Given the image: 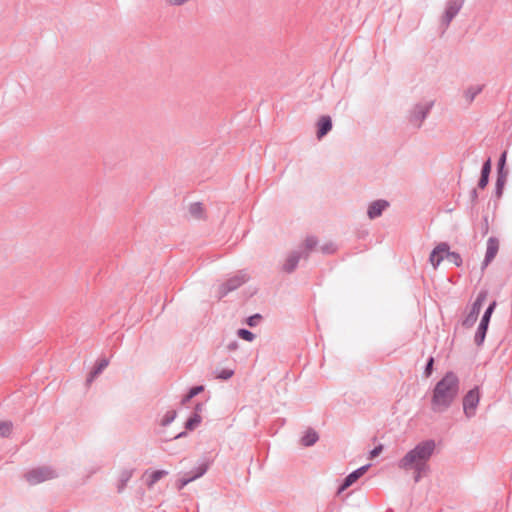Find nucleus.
<instances>
[{"label":"nucleus","mask_w":512,"mask_h":512,"mask_svg":"<svg viewBox=\"0 0 512 512\" xmlns=\"http://www.w3.org/2000/svg\"><path fill=\"white\" fill-rule=\"evenodd\" d=\"M133 473H134V469H124L121 471L119 480H118V484H117V491L119 493L124 491V489L127 486V483L132 478Z\"/></svg>","instance_id":"obj_17"},{"label":"nucleus","mask_w":512,"mask_h":512,"mask_svg":"<svg viewBox=\"0 0 512 512\" xmlns=\"http://www.w3.org/2000/svg\"><path fill=\"white\" fill-rule=\"evenodd\" d=\"M411 469H413L415 472H419L420 474H422L424 476L427 473V471L429 470V466L427 463H422V465L416 464V465L411 466Z\"/></svg>","instance_id":"obj_33"},{"label":"nucleus","mask_w":512,"mask_h":512,"mask_svg":"<svg viewBox=\"0 0 512 512\" xmlns=\"http://www.w3.org/2000/svg\"><path fill=\"white\" fill-rule=\"evenodd\" d=\"M506 155H507V153H506V151H504V152L501 154V156H500V158H499V160H498V167H497V172H498V174H501V173L506 172V171L504 170V167H505V164H506Z\"/></svg>","instance_id":"obj_32"},{"label":"nucleus","mask_w":512,"mask_h":512,"mask_svg":"<svg viewBox=\"0 0 512 512\" xmlns=\"http://www.w3.org/2000/svg\"><path fill=\"white\" fill-rule=\"evenodd\" d=\"M186 434H187V433H186L185 431H183V432H180L179 434H177L174 438H175V439H177V438H181V437L186 436Z\"/></svg>","instance_id":"obj_48"},{"label":"nucleus","mask_w":512,"mask_h":512,"mask_svg":"<svg viewBox=\"0 0 512 512\" xmlns=\"http://www.w3.org/2000/svg\"><path fill=\"white\" fill-rule=\"evenodd\" d=\"M488 182H489L488 176L480 175V179L478 181V187L480 189H484L488 185Z\"/></svg>","instance_id":"obj_38"},{"label":"nucleus","mask_w":512,"mask_h":512,"mask_svg":"<svg viewBox=\"0 0 512 512\" xmlns=\"http://www.w3.org/2000/svg\"><path fill=\"white\" fill-rule=\"evenodd\" d=\"M189 212L193 217H195L197 219L202 218V216H203L202 204L200 202L192 203L189 207Z\"/></svg>","instance_id":"obj_24"},{"label":"nucleus","mask_w":512,"mask_h":512,"mask_svg":"<svg viewBox=\"0 0 512 512\" xmlns=\"http://www.w3.org/2000/svg\"><path fill=\"white\" fill-rule=\"evenodd\" d=\"M261 319H262V316L260 314L256 313V314L248 317L247 320H246V323L250 327H255V326H257L259 324Z\"/></svg>","instance_id":"obj_31"},{"label":"nucleus","mask_w":512,"mask_h":512,"mask_svg":"<svg viewBox=\"0 0 512 512\" xmlns=\"http://www.w3.org/2000/svg\"><path fill=\"white\" fill-rule=\"evenodd\" d=\"M319 439L318 433L309 428L301 438V444L305 447L313 446Z\"/></svg>","instance_id":"obj_18"},{"label":"nucleus","mask_w":512,"mask_h":512,"mask_svg":"<svg viewBox=\"0 0 512 512\" xmlns=\"http://www.w3.org/2000/svg\"><path fill=\"white\" fill-rule=\"evenodd\" d=\"M447 250H449V245L446 242H442L430 253L429 261L435 269L440 265L444 258H446L445 252H447Z\"/></svg>","instance_id":"obj_13"},{"label":"nucleus","mask_w":512,"mask_h":512,"mask_svg":"<svg viewBox=\"0 0 512 512\" xmlns=\"http://www.w3.org/2000/svg\"><path fill=\"white\" fill-rule=\"evenodd\" d=\"M202 421V417L197 412H194L185 422L186 430H194Z\"/></svg>","instance_id":"obj_22"},{"label":"nucleus","mask_w":512,"mask_h":512,"mask_svg":"<svg viewBox=\"0 0 512 512\" xmlns=\"http://www.w3.org/2000/svg\"><path fill=\"white\" fill-rule=\"evenodd\" d=\"M24 477L29 484L37 485L44 481L56 478L57 473L51 467L41 466L29 470L25 473Z\"/></svg>","instance_id":"obj_4"},{"label":"nucleus","mask_w":512,"mask_h":512,"mask_svg":"<svg viewBox=\"0 0 512 512\" xmlns=\"http://www.w3.org/2000/svg\"><path fill=\"white\" fill-rule=\"evenodd\" d=\"M12 431V423L9 421L0 422V436L8 437Z\"/></svg>","instance_id":"obj_27"},{"label":"nucleus","mask_w":512,"mask_h":512,"mask_svg":"<svg viewBox=\"0 0 512 512\" xmlns=\"http://www.w3.org/2000/svg\"><path fill=\"white\" fill-rule=\"evenodd\" d=\"M97 376H98V375H94V371L92 370V371L89 373V375H88V377H87V379H86V383H87L88 385H89V384H91Z\"/></svg>","instance_id":"obj_42"},{"label":"nucleus","mask_w":512,"mask_h":512,"mask_svg":"<svg viewBox=\"0 0 512 512\" xmlns=\"http://www.w3.org/2000/svg\"><path fill=\"white\" fill-rule=\"evenodd\" d=\"M423 477L422 474H420L419 472H415L414 471V481L417 483L421 480V478Z\"/></svg>","instance_id":"obj_47"},{"label":"nucleus","mask_w":512,"mask_h":512,"mask_svg":"<svg viewBox=\"0 0 512 512\" xmlns=\"http://www.w3.org/2000/svg\"><path fill=\"white\" fill-rule=\"evenodd\" d=\"M445 257L449 262L455 264L457 267H460L463 263L462 257L458 252L447 250V252H445Z\"/></svg>","instance_id":"obj_23"},{"label":"nucleus","mask_w":512,"mask_h":512,"mask_svg":"<svg viewBox=\"0 0 512 512\" xmlns=\"http://www.w3.org/2000/svg\"><path fill=\"white\" fill-rule=\"evenodd\" d=\"M489 231V224H488V218L487 216H485L483 218V223H482V234L483 235H486Z\"/></svg>","instance_id":"obj_40"},{"label":"nucleus","mask_w":512,"mask_h":512,"mask_svg":"<svg viewBox=\"0 0 512 512\" xmlns=\"http://www.w3.org/2000/svg\"><path fill=\"white\" fill-rule=\"evenodd\" d=\"M496 301H492L487 309L485 310L481 321L479 323V326L477 328V331L475 333L474 342L477 346H481L485 340L486 333L488 330L489 322L492 316V313L494 312L496 308Z\"/></svg>","instance_id":"obj_7"},{"label":"nucleus","mask_w":512,"mask_h":512,"mask_svg":"<svg viewBox=\"0 0 512 512\" xmlns=\"http://www.w3.org/2000/svg\"><path fill=\"white\" fill-rule=\"evenodd\" d=\"M176 416V410L167 411L161 420V425L164 427L170 425L175 420Z\"/></svg>","instance_id":"obj_25"},{"label":"nucleus","mask_w":512,"mask_h":512,"mask_svg":"<svg viewBox=\"0 0 512 512\" xmlns=\"http://www.w3.org/2000/svg\"><path fill=\"white\" fill-rule=\"evenodd\" d=\"M238 346H239L238 342H237L236 340H233V341H231V342L227 345V349H228L229 351H234V350L238 349Z\"/></svg>","instance_id":"obj_41"},{"label":"nucleus","mask_w":512,"mask_h":512,"mask_svg":"<svg viewBox=\"0 0 512 512\" xmlns=\"http://www.w3.org/2000/svg\"><path fill=\"white\" fill-rule=\"evenodd\" d=\"M460 391V379L452 371H448L435 384L432 390L431 409L435 413L447 411L455 402Z\"/></svg>","instance_id":"obj_1"},{"label":"nucleus","mask_w":512,"mask_h":512,"mask_svg":"<svg viewBox=\"0 0 512 512\" xmlns=\"http://www.w3.org/2000/svg\"><path fill=\"white\" fill-rule=\"evenodd\" d=\"M434 369V357L430 356L427 359L426 365L424 367V375L425 377H430Z\"/></svg>","instance_id":"obj_29"},{"label":"nucleus","mask_w":512,"mask_h":512,"mask_svg":"<svg viewBox=\"0 0 512 512\" xmlns=\"http://www.w3.org/2000/svg\"><path fill=\"white\" fill-rule=\"evenodd\" d=\"M190 0H164L167 5L170 6H182L188 3Z\"/></svg>","instance_id":"obj_37"},{"label":"nucleus","mask_w":512,"mask_h":512,"mask_svg":"<svg viewBox=\"0 0 512 512\" xmlns=\"http://www.w3.org/2000/svg\"><path fill=\"white\" fill-rule=\"evenodd\" d=\"M203 390H204V386H202V385L193 386L192 388L189 389L188 394L190 395V397L194 398L195 396L200 394Z\"/></svg>","instance_id":"obj_36"},{"label":"nucleus","mask_w":512,"mask_h":512,"mask_svg":"<svg viewBox=\"0 0 512 512\" xmlns=\"http://www.w3.org/2000/svg\"><path fill=\"white\" fill-rule=\"evenodd\" d=\"M382 448H383L382 445L374 447L370 451V458H374V457L378 456L380 454V452L382 451Z\"/></svg>","instance_id":"obj_39"},{"label":"nucleus","mask_w":512,"mask_h":512,"mask_svg":"<svg viewBox=\"0 0 512 512\" xmlns=\"http://www.w3.org/2000/svg\"><path fill=\"white\" fill-rule=\"evenodd\" d=\"M97 376H98V375H94V371L92 370V371L89 373V375H88V377H87V379H86V383H87L88 385H89V384H91Z\"/></svg>","instance_id":"obj_43"},{"label":"nucleus","mask_w":512,"mask_h":512,"mask_svg":"<svg viewBox=\"0 0 512 512\" xmlns=\"http://www.w3.org/2000/svg\"><path fill=\"white\" fill-rule=\"evenodd\" d=\"M203 408H204V404L197 403L196 406H195V411L194 412H197L198 414H200V412H202Z\"/></svg>","instance_id":"obj_44"},{"label":"nucleus","mask_w":512,"mask_h":512,"mask_svg":"<svg viewBox=\"0 0 512 512\" xmlns=\"http://www.w3.org/2000/svg\"><path fill=\"white\" fill-rule=\"evenodd\" d=\"M237 335L245 340V341H248V342H251L255 339V334L252 333L250 330L248 329H245V328H241L237 331Z\"/></svg>","instance_id":"obj_26"},{"label":"nucleus","mask_w":512,"mask_h":512,"mask_svg":"<svg viewBox=\"0 0 512 512\" xmlns=\"http://www.w3.org/2000/svg\"><path fill=\"white\" fill-rule=\"evenodd\" d=\"M435 441L425 440L408 451L398 462L400 469L409 470L411 466L427 463L435 451Z\"/></svg>","instance_id":"obj_2"},{"label":"nucleus","mask_w":512,"mask_h":512,"mask_svg":"<svg viewBox=\"0 0 512 512\" xmlns=\"http://www.w3.org/2000/svg\"><path fill=\"white\" fill-rule=\"evenodd\" d=\"M477 198H478L477 190H476V189H473V190L471 191V199H472V201L474 202V201H476V200H477Z\"/></svg>","instance_id":"obj_46"},{"label":"nucleus","mask_w":512,"mask_h":512,"mask_svg":"<svg viewBox=\"0 0 512 512\" xmlns=\"http://www.w3.org/2000/svg\"><path fill=\"white\" fill-rule=\"evenodd\" d=\"M248 278L249 277L246 272L239 271L236 275L222 283L218 288L219 299L225 297L229 292L236 290L241 285L246 283L248 281Z\"/></svg>","instance_id":"obj_8"},{"label":"nucleus","mask_w":512,"mask_h":512,"mask_svg":"<svg viewBox=\"0 0 512 512\" xmlns=\"http://www.w3.org/2000/svg\"><path fill=\"white\" fill-rule=\"evenodd\" d=\"M168 475V471L166 470H155L151 473L148 481L147 486L149 488H152L160 479Z\"/></svg>","instance_id":"obj_21"},{"label":"nucleus","mask_w":512,"mask_h":512,"mask_svg":"<svg viewBox=\"0 0 512 512\" xmlns=\"http://www.w3.org/2000/svg\"><path fill=\"white\" fill-rule=\"evenodd\" d=\"M320 250L323 254H333L336 251V246L334 243L329 242L320 246Z\"/></svg>","instance_id":"obj_30"},{"label":"nucleus","mask_w":512,"mask_h":512,"mask_svg":"<svg viewBox=\"0 0 512 512\" xmlns=\"http://www.w3.org/2000/svg\"><path fill=\"white\" fill-rule=\"evenodd\" d=\"M192 399V397H190V395L187 393L181 400V403L183 405H185L187 402H189L190 400Z\"/></svg>","instance_id":"obj_45"},{"label":"nucleus","mask_w":512,"mask_h":512,"mask_svg":"<svg viewBox=\"0 0 512 512\" xmlns=\"http://www.w3.org/2000/svg\"><path fill=\"white\" fill-rule=\"evenodd\" d=\"M370 464H366L364 466L359 467L358 469L354 470L350 474H348L343 483L340 486V491L345 490L349 486H351L354 482H356L361 476H363L367 470L369 469Z\"/></svg>","instance_id":"obj_15"},{"label":"nucleus","mask_w":512,"mask_h":512,"mask_svg":"<svg viewBox=\"0 0 512 512\" xmlns=\"http://www.w3.org/2000/svg\"><path fill=\"white\" fill-rule=\"evenodd\" d=\"M433 105V101L415 104L409 112V123L419 129L422 126L424 120L428 117Z\"/></svg>","instance_id":"obj_5"},{"label":"nucleus","mask_w":512,"mask_h":512,"mask_svg":"<svg viewBox=\"0 0 512 512\" xmlns=\"http://www.w3.org/2000/svg\"><path fill=\"white\" fill-rule=\"evenodd\" d=\"M490 172H491V159L488 158L482 165V169H481V175H485V176H488L490 175Z\"/></svg>","instance_id":"obj_34"},{"label":"nucleus","mask_w":512,"mask_h":512,"mask_svg":"<svg viewBox=\"0 0 512 512\" xmlns=\"http://www.w3.org/2000/svg\"><path fill=\"white\" fill-rule=\"evenodd\" d=\"M207 470L208 464L202 463L198 467L194 468L192 471L186 473L184 477L177 480V489L182 490L187 484L203 476L207 472Z\"/></svg>","instance_id":"obj_11"},{"label":"nucleus","mask_w":512,"mask_h":512,"mask_svg":"<svg viewBox=\"0 0 512 512\" xmlns=\"http://www.w3.org/2000/svg\"><path fill=\"white\" fill-rule=\"evenodd\" d=\"M234 374V371L231 369H223L218 375L217 378L222 380L230 379Z\"/></svg>","instance_id":"obj_35"},{"label":"nucleus","mask_w":512,"mask_h":512,"mask_svg":"<svg viewBox=\"0 0 512 512\" xmlns=\"http://www.w3.org/2000/svg\"><path fill=\"white\" fill-rule=\"evenodd\" d=\"M317 246V237L313 235L307 236L303 243L300 244L296 250H293L287 254L282 265V271L288 274L293 273L296 270L300 259L307 260L311 252L314 251Z\"/></svg>","instance_id":"obj_3"},{"label":"nucleus","mask_w":512,"mask_h":512,"mask_svg":"<svg viewBox=\"0 0 512 512\" xmlns=\"http://www.w3.org/2000/svg\"><path fill=\"white\" fill-rule=\"evenodd\" d=\"M480 402V389L478 386L470 389L463 397V412L470 419L476 415V409Z\"/></svg>","instance_id":"obj_6"},{"label":"nucleus","mask_w":512,"mask_h":512,"mask_svg":"<svg viewBox=\"0 0 512 512\" xmlns=\"http://www.w3.org/2000/svg\"><path fill=\"white\" fill-rule=\"evenodd\" d=\"M486 298H487V291L482 290L478 293L474 303L471 306L469 313L467 314V316L464 318V320L462 322L464 327L470 328L476 323L479 313L481 311V308H482L483 303L486 300Z\"/></svg>","instance_id":"obj_9"},{"label":"nucleus","mask_w":512,"mask_h":512,"mask_svg":"<svg viewBox=\"0 0 512 512\" xmlns=\"http://www.w3.org/2000/svg\"><path fill=\"white\" fill-rule=\"evenodd\" d=\"M464 2L465 0H447L445 11L441 19V26L444 30L448 28L452 20L457 16Z\"/></svg>","instance_id":"obj_10"},{"label":"nucleus","mask_w":512,"mask_h":512,"mask_svg":"<svg viewBox=\"0 0 512 512\" xmlns=\"http://www.w3.org/2000/svg\"><path fill=\"white\" fill-rule=\"evenodd\" d=\"M317 138L321 139L332 129V119L328 115L321 116L317 123Z\"/></svg>","instance_id":"obj_16"},{"label":"nucleus","mask_w":512,"mask_h":512,"mask_svg":"<svg viewBox=\"0 0 512 512\" xmlns=\"http://www.w3.org/2000/svg\"><path fill=\"white\" fill-rule=\"evenodd\" d=\"M483 87V85H472L465 90L464 97L468 104H471L476 96L482 92Z\"/></svg>","instance_id":"obj_19"},{"label":"nucleus","mask_w":512,"mask_h":512,"mask_svg":"<svg viewBox=\"0 0 512 512\" xmlns=\"http://www.w3.org/2000/svg\"><path fill=\"white\" fill-rule=\"evenodd\" d=\"M508 172H504L501 174L497 173V179L495 184V195L500 198L503 194L504 185L506 182Z\"/></svg>","instance_id":"obj_20"},{"label":"nucleus","mask_w":512,"mask_h":512,"mask_svg":"<svg viewBox=\"0 0 512 512\" xmlns=\"http://www.w3.org/2000/svg\"><path fill=\"white\" fill-rule=\"evenodd\" d=\"M389 207V202L384 199H378L371 202L367 209L369 219L373 220L380 217L384 210Z\"/></svg>","instance_id":"obj_14"},{"label":"nucleus","mask_w":512,"mask_h":512,"mask_svg":"<svg viewBox=\"0 0 512 512\" xmlns=\"http://www.w3.org/2000/svg\"><path fill=\"white\" fill-rule=\"evenodd\" d=\"M499 250V240L498 238L491 236L487 240V248L484 260L482 262V269L487 267L492 260L495 258Z\"/></svg>","instance_id":"obj_12"},{"label":"nucleus","mask_w":512,"mask_h":512,"mask_svg":"<svg viewBox=\"0 0 512 512\" xmlns=\"http://www.w3.org/2000/svg\"><path fill=\"white\" fill-rule=\"evenodd\" d=\"M109 365V360L106 358H103L99 360L96 364V366L92 369L94 371V375H99L102 373V371Z\"/></svg>","instance_id":"obj_28"}]
</instances>
